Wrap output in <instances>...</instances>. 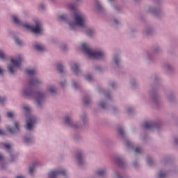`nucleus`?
Wrapping results in <instances>:
<instances>
[{"label": "nucleus", "instance_id": "1", "mask_svg": "<svg viewBox=\"0 0 178 178\" xmlns=\"http://www.w3.org/2000/svg\"><path fill=\"white\" fill-rule=\"evenodd\" d=\"M82 48L83 49V52L88 55L89 58L92 59H101L104 58L105 54L102 51H93L92 49H90L87 44L83 43Z\"/></svg>", "mask_w": 178, "mask_h": 178}, {"label": "nucleus", "instance_id": "2", "mask_svg": "<svg viewBox=\"0 0 178 178\" xmlns=\"http://www.w3.org/2000/svg\"><path fill=\"white\" fill-rule=\"evenodd\" d=\"M74 19L75 22L70 23V27L71 29H74L76 26H79V27H84V24L86 23V17H84L83 14H75Z\"/></svg>", "mask_w": 178, "mask_h": 178}, {"label": "nucleus", "instance_id": "3", "mask_svg": "<svg viewBox=\"0 0 178 178\" xmlns=\"http://www.w3.org/2000/svg\"><path fill=\"white\" fill-rule=\"evenodd\" d=\"M22 57L18 56L17 59H11V64L8 66V70L10 73H15V70H16L17 67H20V65H22Z\"/></svg>", "mask_w": 178, "mask_h": 178}, {"label": "nucleus", "instance_id": "4", "mask_svg": "<svg viewBox=\"0 0 178 178\" xmlns=\"http://www.w3.org/2000/svg\"><path fill=\"white\" fill-rule=\"evenodd\" d=\"M35 24H36L35 26H31L28 24H23V26L25 29H27V30H31V31H32V33L38 34L39 33H41V31L42 30L41 29V23L40 22V21H36Z\"/></svg>", "mask_w": 178, "mask_h": 178}, {"label": "nucleus", "instance_id": "5", "mask_svg": "<svg viewBox=\"0 0 178 178\" xmlns=\"http://www.w3.org/2000/svg\"><path fill=\"white\" fill-rule=\"evenodd\" d=\"M59 175L66 176V171H65V170L51 171L49 174V178H56Z\"/></svg>", "mask_w": 178, "mask_h": 178}, {"label": "nucleus", "instance_id": "6", "mask_svg": "<svg viewBox=\"0 0 178 178\" xmlns=\"http://www.w3.org/2000/svg\"><path fill=\"white\" fill-rule=\"evenodd\" d=\"M36 120L37 119H35L34 117L29 118L26 122V129H27V130H31L33 129V124L35 123Z\"/></svg>", "mask_w": 178, "mask_h": 178}, {"label": "nucleus", "instance_id": "7", "mask_svg": "<svg viewBox=\"0 0 178 178\" xmlns=\"http://www.w3.org/2000/svg\"><path fill=\"white\" fill-rule=\"evenodd\" d=\"M35 99L38 106H40L41 103L44 102V95L42 92H38L36 94Z\"/></svg>", "mask_w": 178, "mask_h": 178}, {"label": "nucleus", "instance_id": "8", "mask_svg": "<svg viewBox=\"0 0 178 178\" xmlns=\"http://www.w3.org/2000/svg\"><path fill=\"white\" fill-rule=\"evenodd\" d=\"M14 126L15 128H8V131L9 133H11V134H14V133L19 131V122H15Z\"/></svg>", "mask_w": 178, "mask_h": 178}, {"label": "nucleus", "instance_id": "9", "mask_svg": "<svg viewBox=\"0 0 178 178\" xmlns=\"http://www.w3.org/2000/svg\"><path fill=\"white\" fill-rule=\"evenodd\" d=\"M156 124L154 122H145L144 123V128L145 129H152V127H156Z\"/></svg>", "mask_w": 178, "mask_h": 178}, {"label": "nucleus", "instance_id": "10", "mask_svg": "<svg viewBox=\"0 0 178 178\" xmlns=\"http://www.w3.org/2000/svg\"><path fill=\"white\" fill-rule=\"evenodd\" d=\"M38 83H40V80L37 78H34L30 81L29 86L31 87L32 86H37Z\"/></svg>", "mask_w": 178, "mask_h": 178}, {"label": "nucleus", "instance_id": "11", "mask_svg": "<svg viewBox=\"0 0 178 178\" xmlns=\"http://www.w3.org/2000/svg\"><path fill=\"white\" fill-rule=\"evenodd\" d=\"M72 70L74 73H79V72H80L79 65L76 63L73 64V65L72 66Z\"/></svg>", "mask_w": 178, "mask_h": 178}, {"label": "nucleus", "instance_id": "12", "mask_svg": "<svg viewBox=\"0 0 178 178\" xmlns=\"http://www.w3.org/2000/svg\"><path fill=\"white\" fill-rule=\"evenodd\" d=\"M35 49H36L37 51H39V52H42V51H44V49H45L44 46H42L41 44H36L35 45Z\"/></svg>", "mask_w": 178, "mask_h": 178}, {"label": "nucleus", "instance_id": "13", "mask_svg": "<svg viewBox=\"0 0 178 178\" xmlns=\"http://www.w3.org/2000/svg\"><path fill=\"white\" fill-rule=\"evenodd\" d=\"M76 158H77L79 165H81V163L83 162V156L81 155V154L80 152L77 153Z\"/></svg>", "mask_w": 178, "mask_h": 178}, {"label": "nucleus", "instance_id": "14", "mask_svg": "<svg viewBox=\"0 0 178 178\" xmlns=\"http://www.w3.org/2000/svg\"><path fill=\"white\" fill-rule=\"evenodd\" d=\"M13 23H15V24H22L20 20H19V18H17L16 15L13 16Z\"/></svg>", "mask_w": 178, "mask_h": 178}, {"label": "nucleus", "instance_id": "15", "mask_svg": "<svg viewBox=\"0 0 178 178\" xmlns=\"http://www.w3.org/2000/svg\"><path fill=\"white\" fill-rule=\"evenodd\" d=\"M26 74L29 76H34L35 74V70H26Z\"/></svg>", "mask_w": 178, "mask_h": 178}, {"label": "nucleus", "instance_id": "16", "mask_svg": "<svg viewBox=\"0 0 178 178\" xmlns=\"http://www.w3.org/2000/svg\"><path fill=\"white\" fill-rule=\"evenodd\" d=\"M24 94L26 97H29L30 95H33V91L32 90H24Z\"/></svg>", "mask_w": 178, "mask_h": 178}, {"label": "nucleus", "instance_id": "17", "mask_svg": "<svg viewBox=\"0 0 178 178\" xmlns=\"http://www.w3.org/2000/svg\"><path fill=\"white\" fill-rule=\"evenodd\" d=\"M57 69L60 73H63V66L60 64L57 65Z\"/></svg>", "mask_w": 178, "mask_h": 178}, {"label": "nucleus", "instance_id": "18", "mask_svg": "<svg viewBox=\"0 0 178 178\" xmlns=\"http://www.w3.org/2000/svg\"><path fill=\"white\" fill-rule=\"evenodd\" d=\"M65 122L67 124H71L72 123V120H70V118H69V116H66L65 118Z\"/></svg>", "mask_w": 178, "mask_h": 178}, {"label": "nucleus", "instance_id": "19", "mask_svg": "<svg viewBox=\"0 0 178 178\" xmlns=\"http://www.w3.org/2000/svg\"><path fill=\"white\" fill-rule=\"evenodd\" d=\"M36 165H37V163H34L33 167L29 168V174L30 175H33V173L34 172V168H35Z\"/></svg>", "mask_w": 178, "mask_h": 178}, {"label": "nucleus", "instance_id": "20", "mask_svg": "<svg viewBox=\"0 0 178 178\" xmlns=\"http://www.w3.org/2000/svg\"><path fill=\"white\" fill-rule=\"evenodd\" d=\"M5 149H7V151H10L11 146L9 144L3 143V144Z\"/></svg>", "mask_w": 178, "mask_h": 178}, {"label": "nucleus", "instance_id": "21", "mask_svg": "<svg viewBox=\"0 0 178 178\" xmlns=\"http://www.w3.org/2000/svg\"><path fill=\"white\" fill-rule=\"evenodd\" d=\"M105 175V171L104 170H100L97 172L98 176H104Z\"/></svg>", "mask_w": 178, "mask_h": 178}, {"label": "nucleus", "instance_id": "22", "mask_svg": "<svg viewBox=\"0 0 178 178\" xmlns=\"http://www.w3.org/2000/svg\"><path fill=\"white\" fill-rule=\"evenodd\" d=\"M49 92H51V94H54V92H56V89H55L53 86H51V87L49 88Z\"/></svg>", "mask_w": 178, "mask_h": 178}, {"label": "nucleus", "instance_id": "23", "mask_svg": "<svg viewBox=\"0 0 178 178\" xmlns=\"http://www.w3.org/2000/svg\"><path fill=\"white\" fill-rule=\"evenodd\" d=\"M166 177V173L165 172H161L159 175V178H165Z\"/></svg>", "mask_w": 178, "mask_h": 178}, {"label": "nucleus", "instance_id": "24", "mask_svg": "<svg viewBox=\"0 0 178 178\" xmlns=\"http://www.w3.org/2000/svg\"><path fill=\"white\" fill-rule=\"evenodd\" d=\"M0 59H5V54L2 51H0Z\"/></svg>", "mask_w": 178, "mask_h": 178}, {"label": "nucleus", "instance_id": "25", "mask_svg": "<svg viewBox=\"0 0 178 178\" xmlns=\"http://www.w3.org/2000/svg\"><path fill=\"white\" fill-rule=\"evenodd\" d=\"M86 80H88V81H91L92 80V76L90 74L86 76Z\"/></svg>", "mask_w": 178, "mask_h": 178}, {"label": "nucleus", "instance_id": "26", "mask_svg": "<svg viewBox=\"0 0 178 178\" xmlns=\"http://www.w3.org/2000/svg\"><path fill=\"white\" fill-rule=\"evenodd\" d=\"M118 132L120 134V136H123V134H124V130H123V129H122V128H120L118 129Z\"/></svg>", "mask_w": 178, "mask_h": 178}, {"label": "nucleus", "instance_id": "27", "mask_svg": "<svg viewBox=\"0 0 178 178\" xmlns=\"http://www.w3.org/2000/svg\"><path fill=\"white\" fill-rule=\"evenodd\" d=\"M58 19L59 20H66V15H60Z\"/></svg>", "mask_w": 178, "mask_h": 178}, {"label": "nucleus", "instance_id": "28", "mask_svg": "<svg viewBox=\"0 0 178 178\" xmlns=\"http://www.w3.org/2000/svg\"><path fill=\"white\" fill-rule=\"evenodd\" d=\"M92 33H94V31H92V29H89L87 31L88 35H90V36L92 35Z\"/></svg>", "mask_w": 178, "mask_h": 178}, {"label": "nucleus", "instance_id": "29", "mask_svg": "<svg viewBox=\"0 0 178 178\" xmlns=\"http://www.w3.org/2000/svg\"><path fill=\"white\" fill-rule=\"evenodd\" d=\"M84 105H88L90 104V99H85L83 100Z\"/></svg>", "mask_w": 178, "mask_h": 178}, {"label": "nucleus", "instance_id": "30", "mask_svg": "<svg viewBox=\"0 0 178 178\" xmlns=\"http://www.w3.org/2000/svg\"><path fill=\"white\" fill-rule=\"evenodd\" d=\"M135 152H136V154H140V153H141V148H140V147H136V148L135 149Z\"/></svg>", "mask_w": 178, "mask_h": 178}, {"label": "nucleus", "instance_id": "31", "mask_svg": "<svg viewBox=\"0 0 178 178\" xmlns=\"http://www.w3.org/2000/svg\"><path fill=\"white\" fill-rule=\"evenodd\" d=\"M15 42L17 44V45H22V40L19 39H15Z\"/></svg>", "mask_w": 178, "mask_h": 178}, {"label": "nucleus", "instance_id": "32", "mask_svg": "<svg viewBox=\"0 0 178 178\" xmlns=\"http://www.w3.org/2000/svg\"><path fill=\"white\" fill-rule=\"evenodd\" d=\"M23 109H24V110L26 111V112H30V108H29V107L27 106H24L23 107Z\"/></svg>", "mask_w": 178, "mask_h": 178}, {"label": "nucleus", "instance_id": "33", "mask_svg": "<svg viewBox=\"0 0 178 178\" xmlns=\"http://www.w3.org/2000/svg\"><path fill=\"white\" fill-rule=\"evenodd\" d=\"M7 117H8V118H13V113H12V112H8V113H7Z\"/></svg>", "mask_w": 178, "mask_h": 178}, {"label": "nucleus", "instance_id": "34", "mask_svg": "<svg viewBox=\"0 0 178 178\" xmlns=\"http://www.w3.org/2000/svg\"><path fill=\"white\" fill-rule=\"evenodd\" d=\"M6 99L5 97H0V104H2V102H5Z\"/></svg>", "mask_w": 178, "mask_h": 178}, {"label": "nucleus", "instance_id": "35", "mask_svg": "<svg viewBox=\"0 0 178 178\" xmlns=\"http://www.w3.org/2000/svg\"><path fill=\"white\" fill-rule=\"evenodd\" d=\"M70 9H71V10H76V7H74V6H70Z\"/></svg>", "mask_w": 178, "mask_h": 178}, {"label": "nucleus", "instance_id": "36", "mask_svg": "<svg viewBox=\"0 0 178 178\" xmlns=\"http://www.w3.org/2000/svg\"><path fill=\"white\" fill-rule=\"evenodd\" d=\"M147 163H149V165H151V163L152 162V160L151 159H147Z\"/></svg>", "mask_w": 178, "mask_h": 178}, {"label": "nucleus", "instance_id": "37", "mask_svg": "<svg viewBox=\"0 0 178 178\" xmlns=\"http://www.w3.org/2000/svg\"><path fill=\"white\" fill-rule=\"evenodd\" d=\"M122 163H123V160H122V159H118L119 165H122Z\"/></svg>", "mask_w": 178, "mask_h": 178}, {"label": "nucleus", "instance_id": "38", "mask_svg": "<svg viewBox=\"0 0 178 178\" xmlns=\"http://www.w3.org/2000/svg\"><path fill=\"white\" fill-rule=\"evenodd\" d=\"M101 108H105V104L104 103H100Z\"/></svg>", "mask_w": 178, "mask_h": 178}, {"label": "nucleus", "instance_id": "39", "mask_svg": "<svg viewBox=\"0 0 178 178\" xmlns=\"http://www.w3.org/2000/svg\"><path fill=\"white\" fill-rule=\"evenodd\" d=\"M127 147H131V143L127 142Z\"/></svg>", "mask_w": 178, "mask_h": 178}, {"label": "nucleus", "instance_id": "40", "mask_svg": "<svg viewBox=\"0 0 178 178\" xmlns=\"http://www.w3.org/2000/svg\"><path fill=\"white\" fill-rule=\"evenodd\" d=\"M115 63L118 65V63H119V59L115 58Z\"/></svg>", "mask_w": 178, "mask_h": 178}, {"label": "nucleus", "instance_id": "41", "mask_svg": "<svg viewBox=\"0 0 178 178\" xmlns=\"http://www.w3.org/2000/svg\"><path fill=\"white\" fill-rule=\"evenodd\" d=\"M2 159H3V156H2V154H0V161H2Z\"/></svg>", "mask_w": 178, "mask_h": 178}, {"label": "nucleus", "instance_id": "42", "mask_svg": "<svg viewBox=\"0 0 178 178\" xmlns=\"http://www.w3.org/2000/svg\"><path fill=\"white\" fill-rule=\"evenodd\" d=\"M3 70H2V68H0V74H2Z\"/></svg>", "mask_w": 178, "mask_h": 178}, {"label": "nucleus", "instance_id": "43", "mask_svg": "<svg viewBox=\"0 0 178 178\" xmlns=\"http://www.w3.org/2000/svg\"><path fill=\"white\" fill-rule=\"evenodd\" d=\"M3 135V132L2 131V130L0 129V136Z\"/></svg>", "mask_w": 178, "mask_h": 178}, {"label": "nucleus", "instance_id": "44", "mask_svg": "<svg viewBox=\"0 0 178 178\" xmlns=\"http://www.w3.org/2000/svg\"><path fill=\"white\" fill-rule=\"evenodd\" d=\"M73 86H74V87H77V83H74Z\"/></svg>", "mask_w": 178, "mask_h": 178}, {"label": "nucleus", "instance_id": "45", "mask_svg": "<svg viewBox=\"0 0 178 178\" xmlns=\"http://www.w3.org/2000/svg\"><path fill=\"white\" fill-rule=\"evenodd\" d=\"M40 8H41V9H44V6L41 5Z\"/></svg>", "mask_w": 178, "mask_h": 178}, {"label": "nucleus", "instance_id": "46", "mask_svg": "<svg viewBox=\"0 0 178 178\" xmlns=\"http://www.w3.org/2000/svg\"><path fill=\"white\" fill-rule=\"evenodd\" d=\"M17 178H24L23 177H17Z\"/></svg>", "mask_w": 178, "mask_h": 178}, {"label": "nucleus", "instance_id": "47", "mask_svg": "<svg viewBox=\"0 0 178 178\" xmlns=\"http://www.w3.org/2000/svg\"><path fill=\"white\" fill-rule=\"evenodd\" d=\"M111 87H114V85H113V83H111Z\"/></svg>", "mask_w": 178, "mask_h": 178}, {"label": "nucleus", "instance_id": "48", "mask_svg": "<svg viewBox=\"0 0 178 178\" xmlns=\"http://www.w3.org/2000/svg\"><path fill=\"white\" fill-rule=\"evenodd\" d=\"M61 84H62V86H63L64 85L63 82H62Z\"/></svg>", "mask_w": 178, "mask_h": 178}]
</instances>
